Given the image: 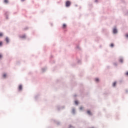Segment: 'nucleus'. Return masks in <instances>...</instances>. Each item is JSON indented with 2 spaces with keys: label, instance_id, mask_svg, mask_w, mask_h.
I'll return each instance as SVG.
<instances>
[{
  "label": "nucleus",
  "instance_id": "obj_4",
  "mask_svg": "<svg viewBox=\"0 0 128 128\" xmlns=\"http://www.w3.org/2000/svg\"><path fill=\"white\" fill-rule=\"evenodd\" d=\"M18 90H22V85L19 86Z\"/></svg>",
  "mask_w": 128,
  "mask_h": 128
},
{
  "label": "nucleus",
  "instance_id": "obj_17",
  "mask_svg": "<svg viewBox=\"0 0 128 128\" xmlns=\"http://www.w3.org/2000/svg\"><path fill=\"white\" fill-rule=\"evenodd\" d=\"M84 109V107H80V110H82Z\"/></svg>",
  "mask_w": 128,
  "mask_h": 128
},
{
  "label": "nucleus",
  "instance_id": "obj_9",
  "mask_svg": "<svg viewBox=\"0 0 128 128\" xmlns=\"http://www.w3.org/2000/svg\"><path fill=\"white\" fill-rule=\"evenodd\" d=\"M113 86H116V82H114L112 84Z\"/></svg>",
  "mask_w": 128,
  "mask_h": 128
},
{
  "label": "nucleus",
  "instance_id": "obj_11",
  "mask_svg": "<svg viewBox=\"0 0 128 128\" xmlns=\"http://www.w3.org/2000/svg\"><path fill=\"white\" fill-rule=\"evenodd\" d=\"M3 78H6V74H4Z\"/></svg>",
  "mask_w": 128,
  "mask_h": 128
},
{
  "label": "nucleus",
  "instance_id": "obj_12",
  "mask_svg": "<svg viewBox=\"0 0 128 128\" xmlns=\"http://www.w3.org/2000/svg\"><path fill=\"white\" fill-rule=\"evenodd\" d=\"M2 36H4V34H2V33L0 32V37Z\"/></svg>",
  "mask_w": 128,
  "mask_h": 128
},
{
  "label": "nucleus",
  "instance_id": "obj_3",
  "mask_svg": "<svg viewBox=\"0 0 128 128\" xmlns=\"http://www.w3.org/2000/svg\"><path fill=\"white\" fill-rule=\"evenodd\" d=\"M87 114H89V116H92V112H90V110H87Z\"/></svg>",
  "mask_w": 128,
  "mask_h": 128
},
{
  "label": "nucleus",
  "instance_id": "obj_5",
  "mask_svg": "<svg viewBox=\"0 0 128 128\" xmlns=\"http://www.w3.org/2000/svg\"><path fill=\"white\" fill-rule=\"evenodd\" d=\"M20 38H26V35H22V36H20Z\"/></svg>",
  "mask_w": 128,
  "mask_h": 128
},
{
  "label": "nucleus",
  "instance_id": "obj_6",
  "mask_svg": "<svg viewBox=\"0 0 128 128\" xmlns=\"http://www.w3.org/2000/svg\"><path fill=\"white\" fill-rule=\"evenodd\" d=\"M6 42H10V39H8V38H6Z\"/></svg>",
  "mask_w": 128,
  "mask_h": 128
},
{
  "label": "nucleus",
  "instance_id": "obj_15",
  "mask_svg": "<svg viewBox=\"0 0 128 128\" xmlns=\"http://www.w3.org/2000/svg\"><path fill=\"white\" fill-rule=\"evenodd\" d=\"M120 62H124V60H123L122 59H120Z\"/></svg>",
  "mask_w": 128,
  "mask_h": 128
},
{
  "label": "nucleus",
  "instance_id": "obj_20",
  "mask_svg": "<svg viewBox=\"0 0 128 128\" xmlns=\"http://www.w3.org/2000/svg\"><path fill=\"white\" fill-rule=\"evenodd\" d=\"M2 54H0V58H2Z\"/></svg>",
  "mask_w": 128,
  "mask_h": 128
},
{
  "label": "nucleus",
  "instance_id": "obj_18",
  "mask_svg": "<svg viewBox=\"0 0 128 128\" xmlns=\"http://www.w3.org/2000/svg\"><path fill=\"white\" fill-rule=\"evenodd\" d=\"M126 74L128 76V72L126 73Z\"/></svg>",
  "mask_w": 128,
  "mask_h": 128
},
{
  "label": "nucleus",
  "instance_id": "obj_1",
  "mask_svg": "<svg viewBox=\"0 0 128 128\" xmlns=\"http://www.w3.org/2000/svg\"><path fill=\"white\" fill-rule=\"evenodd\" d=\"M70 1H67L66 2V6L67 8L70 6Z\"/></svg>",
  "mask_w": 128,
  "mask_h": 128
},
{
  "label": "nucleus",
  "instance_id": "obj_13",
  "mask_svg": "<svg viewBox=\"0 0 128 128\" xmlns=\"http://www.w3.org/2000/svg\"><path fill=\"white\" fill-rule=\"evenodd\" d=\"M114 44H110V46H111V48H114Z\"/></svg>",
  "mask_w": 128,
  "mask_h": 128
},
{
  "label": "nucleus",
  "instance_id": "obj_14",
  "mask_svg": "<svg viewBox=\"0 0 128 128\" xmlns=\"http://www.w3.org/2000/svg\"><path fill=\"white\" fill-rule=\"evenodd\" d=\"M2 46V42H0V46Z\"/></svg>",
  "mask_w": 128,
  "mask_h": 128
},
{
  "label": "nucleus",
  "instance_id": "obj_10",
  "mask_svg": "<svg viewBox=\"0 0 128 128\" xmlns=\"http://www.w3.org/2000/svg\"><path fill=\"white\" fill-rule=\"evenodd\" d=\"M4 2H5V4H8V0H4Z\"/></svg>",
  "mask_w": 128,
  "mask_h": 128
},
{
  "label": "nucleus",
  "instance_id": "obj_2",
  "mask_svg": "<svg viewBox=\"0 0 128 128\" xmlns=\"http://www.w3.org/2000/svg\"><path fill=\"white\" fill-rule=\"evenodd\" d=\"M116 32H118V30L116 28H114L113 30V34H116Z\"/></svg>",
  "mask_w": 128,
  "mask_h": 128
},
{
  "label": "nucleus",
  "instance_id": "obj_16",
  "mask_svg": "<svg viewBox=\"0 0 128 128\" xmlns=\"http://www.w3.org/2000/svg\"><path fill=\"white\" fill-rule=\"evenodd\" d=\"M75 104H78V101H75Z\"/></svg>",
  "mask_w": 128,
  "mask_h": 128
},
{
  "label": "nucleus",
  "instance_id": "obj_21",
  "mask_svg": "<svg viewBox=\"0 0 128 128\" xmlns=\"http://www.w3.org/2000/svg\"><path fill=\"white\" fill-rule=\"evenodd\" d=\"M22 0V2H24V0Z\"/></svg>",
  "mask_w": 128,
  "mask_h": 128
},
{
  "label": "nucleus",
  "instance_id": "obj_8",
  "mask_svg": "<svg viewBox=\"0 0 128 128\" xmlns=\"http://www.w3.org/2000/svg\"><path fill=\"white\" fill-rule=\"evenodd\" d=\"M96 82H98L100 81V80L98 79V78H96L95 79Z\"/></svg>",
  "mask_w": 128,
  "mask_h": 128
},
{
  "label": "nucleus",
  "instance_id": "obj_7",
  "mask_svg": "<svg viewBox=\"0 0 128 128\" xmlns=\"http://www.w3.org/2000/svg\"><path fill=\"white\" fill-rule=\"evenodd\" d=\"M66 28V24H64L62 26V28Z\"/></svg>",
  "mask_w": 128,
  "mask_h": 128
},
{
  "label": "nucleus",
  "instance_id": "obj_19",
  "mask_svg": "<svg viewBox=\"0 0 128 128\" xmlns=\"http://www.w3.org/2000/svg\"><path fill=\"white\" fill-rule=\"evenodd\" d=\"M126 38H128V34H126Z\"/></svg>",
  "mask_w": 128,
  "mask_h": 128
}]
</instances>
